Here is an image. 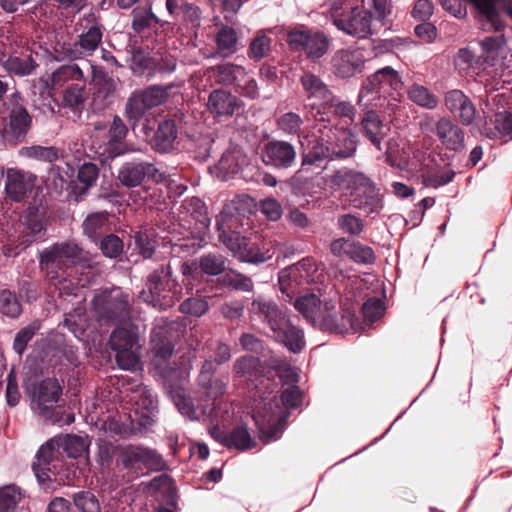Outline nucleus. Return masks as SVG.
I'll return each mask as SVG.
<instances>
[{
	"instance_id": "obj_1",
	"label": "nucleus",
	"mask_w": 512,
	"mask_h": 512,
	"mask_svg": "<svg viewBox=\"0 0 512 512\" xmlns=\"http://www.w3.org/2000/svg\"><path fill=\"white\" fill-rule=\"evenodd\" d=\"M315 116V131L308 140L303 152V165H320L323 162L343 161L353 157L357 151L356 136L348 129L349 123L340 122V118L352 122L356 115L355 107L346 101L333 106V115L318 111Z\"/></svg>"
},
{
	"instance_id": "obj_2",
	"label": "nucleus",
	"mask_w": 512,
	"mask_h": 512,
	"mask_svg": "<svg viewBox=\"0 0 512 512\" xmlns=\"http://www.w3.org/2000/svg\"><path fill=\"white\" fill-rule=\"evenodd\" d=\"M404 83L399 73L385 66L369 75L361 84L357 104L362 108H379L391 116L398 108Z\"/></svg>"
},
{
	"instance_id": "obj_3",
	"label": "nucleus",
	"mask_w": 512,
	"mask_h": 512,
	"mask_svg": "<svg viewBox=\"0 0 512 512\" xmlns=\"http://www.w3.org/2000/svg\"><path fill=\"white\" fill-rule=\"evenodd\" d=\"M250 312L266 323L273 337L283 343L290 351L297 353L304 347V334L301 329L291 323L278 305L262 296L255 298Z\"/></svg>"
},
{
	"instance_id": "obj_4",
	"label": "nucleus",
	"mask_w": 512,
	"mask_h": 512,
	"mask_svg": "<svg viewBox=\"0 0 512 512\" xmlns=\"http://www.w3.org/2000/svg\"><path fill=\"white\" fill-rule=\"evenodd\" d=\"M294 306L307 321L322 330L344 333L353 323L350 313L338 311L334 301L322 302L314 293L299 297Z\"/></svg>"
},
{
	"instance_id": "obj_5",
	"label": "nucleus",
	"mask_w": 512,
	"mask_h": 512,
	"mask_svg": "<svg viewBox=\"0 0 512 512\" xmlns=\"http://www.w3.org/2000/svg\"><path fill=\"white\" fill-rule=\"evenodd\" d=\"M302 399L301 392L297 386L286 388L281 394L282 406L277 402L265 404L263 411L258 410L253 414V419L259 428L261 436L266 441L279 438L283 424L289 416L288 410L300 405Z\"/></svg>"
},
{
	"instance_id": "obj_6",
	"label": "nucleus",
	"mask_w": 512,
	"mask_h": 512,
	"mask_svg": "<svg viewBox=\"0 0 512 512\" xmlns=\"http://www.w3.org/2000/svg\"><path fill=\"white\" fill-rule=\"evenodd\" d=\"M81 249L75 243H56L40 254V265L47 272L50 281L57 285L66 281L67 269L80 259Z\"/></svg>"
},
{
	"instance_id": "obj_7",
	"label": "nucleus",
	"mask_w": 512,
	"mask_h": 512,
	"mask_svg": "<svg viewBox=\"0 0 512 512\" xmlns=\"http://www.w3.org/2000/svg\"><path fill=\"white\" fill-rule=\"evenodd\" d=\"M116 455L117 463L136 476L143 474L144 470H160L164 465L160 454L143 445H119Z\"/></svg>"
},
{
	"instance_id": "obj_8",
	"label": "nucleus",
	"mask_w": 512,
	"mask_h": 512,
	"mask_svg": "<svg viewBox=\"0 0 512 512\" xmlns=\"http://www.w3.org/2000/svg\"><path fill=\"white\" fill-rule=\"evenodd\" d=\"M500 0H439L444 10L456 18L467 16L466 2H470L477 11V19L483 30L500 31L503 27L498 18L497 3Z\"/></svg>"
},
{
	"instance_id": "obj_9",
	"label": "nucleus",
	"mask_w": 512,
	"mask_h": 512,
	"mask_svg": "<svg viewBox=\"0 0 512 512\" xmlns=\"http://www.w3.org/2000/svg\"><path fill=\"white\" fill-rule=\"evenodd\" d=\"M111 349L116 352L118 366L124 370H135L140 364L138 333L133 328L115 329L109 340Z\"/></svg>"
},
{
	"instance_id": "obj_10",
	"label": "nucleus",
	"mask_w": 512,
	"mask_h": 512,
	"mask_svg": "<svg viewBox=\"0 0 512 512\" xmlns=\"http://www.w3.org/2000/svg\"><path fill=\"white\" fill-rule=\"evenodd\" d=\"M171 272L169 266H160L148 278L146 289L141 292L140 297L144 302L151 304L160 310L171 307L177 300L174 292L171 291Z\"/></svg>"
},
{
	"instance_id": "obj_11",
	"label": "nucleus",
	"mask_w": 512,
	"mask_h": 512,
	"mask_svg": "<svg viewBox=\"0 0 512 512\" xmlns=\"http://www.w3.org/2000/svg\"><path fill=\"white\" fill-rule=\"evenodd\" d=\"M93 308L101 323L124 321L129 316L128 296L118 288L101 291L93 298Z\"/></svg>"
},
{
	"instance_id": "obj_12",
	"label": "nucleus",
	"mask_w": 512,
	"mask_h": 512,
	"mask_svg": "<svg viewBox=\"0 0 512 512\" xmlns=\"http://www.w3.org/2000/svg\"><path fill=\"white\" fill-rule=\"evenodd\" d=\"M287 42L292 50L303 52L312 60L323 57L330 47L329 37L321 31L292 30Z\"/></svg>"
},
{
	"instance_id": "obj_13",
	"label": "nucleus",
	"mask_w": 512,
	"mask_h": 512,
	"mask_svg": "<svg viewBox=\"0 0 512 512\" xmlns=\"http://www.w3.org/2000/svg\"><path fill=\"white\" fill-rule=\"evenodd\" d=\"M333 24L345 34L360 39L377 31L373 16L364 3L356 5L355 9H350V12L341 17H335Z\"/></svg>"
},
{
	"instance_id": "obj_14",
	"label": "nucleus",
	"mask_w": 512,
	"mask_h": 512,
	"mask_svg": "<svg viewBox=\"0 0 512 512\" xmlns=\"http://www.w3.org/2000/svg\"><path fill=\"white\" fill-rule=\"evenodd\" d=\"M366 62L367 58L363 49L341 48L336 50L331 57V71L338 78H352L363 73Z\"/></svg>"
},
{
	"instance_id": "obj_15",
	"label": "nucleus",
	"mask_w": 512,
	"mask_h": 512,
	"mask_svg": "<svg viewBox=\"0 0 512 512\" xmlns=\"http://www.w3.org/2000/svg\"><path fill=\"white\" fill-rule=\"evenodd\" d=\"M102 36L103 33L99 26H91L78 36L77 41L59 44L56 52L62 59L69 60L90 56L99 47Z\"/></svg>"
},
{
	"instance_id": "obj_16",
	"label": "nucleus",
	"mask_w": 512,
	"mask_h": 512,
	"mask_svg": "<svg viewBox=\"0 0 512 512\" xmlns=\"http://www.w3.org/2000/svg\"><path fill=\"white\" fill-rule=\"evenodd\" d=\"M8 111V122L4 130L6 135L17 143L26 137L32 124V116L26 109L19 93L11 95Z\"/></svg>"
},
{
	"instance_id": "obj_17",
	"label": "nucleus",
	"mask_w": 512,
	"mask_h": 512,
	"mask_svg": "<svg viewBox=\"0 0 512 512\" xmlns=\"http://www.w3.org/2000/svg\"><path fill=\"white\" fill-rule=\"evenodd\" d=\"M155 182L163 180V174L149 161H128L121 165L118 170V181L127 188L140 186L146 179Z\"/></svg>"
},
{
	"instance_id": "obj_18",
	"label": "nucleus",
	"mask_w": 512,
	"mask_h": 512,
	"mask_svg": "<svg viewBox=\"0 0 512 512\" xmlns=\"http://www.w3.org/2000/svg\"><path fill=\"white\" fill-rule=\"evenodd\" d=\"M37 176L30 171L9 167L5 171L4 191L13 202H21L35 186Z\"/></svg>"
},
{
	"instance_id": "obj_19",
	"label": "nucleus",
	"mask_w": 512,
	"mask_h": 512,
	"mask_svg": "<svg viewBox=\"0 0 512 512\" xmlns=\"http://www.w3.org/2000/svg\"><path fill=\"white\" fill-rule=\"evenodd\" d=\"M61 393L62 388L57 379L47 378L42 380L37 387L33 400L36 412L53 422L58 421L57 418L53 417V408Z\"/></svg>"
},
{
	"instance_id": "obj_20",
	"label": "nucleus",
	"mask_w": 512,
	"mask_h": 512,
	"mask_svg": "<svg viewBox=\"0 0 512 512\" xmlns=\"http://www.w3.org/2000/svg\"><path fill=\"white\" fill-rule=\"evenodd\" d=\"M128 134V128L120 116L115 115L108 129L107 139L99 146V154L106 159H114L117 156L132 151L124 142Z\"/></svg>"
},
{
	"instance_id": "obj_21",
	"label": "nucleus",
	"mask_w": 512,
	"mask_h": 512,
	"mask_svg": "<svg viewBox=\"0 0 512 512\" xmlns=\"http://www.w3.org/2000/svg\"><path fill=\"white\" fill-rule=\"evenodd\" d=\"M252 202L253 200L251 197L247 195H240L226 203L216 218L218 233L221 231L228 232L236 230L241 221V215L244 214L246 208L250 209Z\"/></svg>"
},
{
	"instance_id": "obj_22",
	"label": "nucleus",
	"mask_w": 512,
	"mask_h": 512,
	"mask_svg": "<svg viewBox=\"0 0 512 512\" xmlns=\"http://www.w3.org/2000/svg\"><path fill=\"white\" fill-rule=\"evenodd\" d=\"M441 144L448 150L459 152L465 147L464 130L449 117H441L432 130Z\"/></svg>"
},
{
	"instance_id": "obj_23",
	"label": "nucleus",
	"mask_w": 512,
	"mask_h": 512,
	"mask_svg": "<svg viewBox=\"0 0 512 512\" xmlns=\"http://www.w3.org/2000/svg\"><path fill=\"white\" fill-rule=\"evenodd\" d=\"M301 85L306 94L307 100L312 101L309 104L311 109L316 106H326L333 102L334 95L328 85L317 75L311 72H305L300 78Z\"/></svg>"
},
{
	"instance_id": "obj_24",
	"label": "nucleus",
	"mask_w": 512,
	"mask_h": 512,
	"mask_svg": "<svg viewBox=\"0 0 512 512\" xmlns=\"http://www.w3.org/2000/svg\"><path fill=\"white\" fill-rule=\"evenodd\" d=\"M446 108L463 125H471L476 117V107L461 90L453 89L448 91L444 97Z\"/></svg>"
},
{
	"instance_id": "obj_25",
	"label": "nucleus",
	"mask_w": 512,
	"mask_h": 512,
	"mask_svg": "<svg viewBox=\"0 0 512 512\" xmlns=\"http://www.w3.org/2000/svg\"><path fill=\"white\" fill-rule=\"evenodd\" d=\"M211 437L227 448H235L237 450H249L255 447L256 442L251 437L248 428L245 425H238L228 434L221 430L218 426L210 428Z\"/></svg>"
},
{
	"instance_id": "obj_26",
	"label": "nucleus",
	"mask_w": 512,
	"mask_h": 512,
	"mask_svg": "<svg viewBox=\"0 0 512 512\" xmlns=\"http://www.w3.org/2000/svg\"><path fill=\"white\" fill-rule=\"evenodd\" d=\"M296 159L295 147L286 141L273 140L263 150V161L275 168H289Z\"/></svg>"
},
{
	"instance_id": "obj_27",
	"label": "nucleus",
	"mask_w": 512,
	"mask_h": 512,
	"mask_svg": "<svg viewBox=\"0 0 512 512\" xmlns=\"http://www.w3.org/2000/svg\"><path fill=\"white\" fill-rule=\"evenodd\" d=\"M350 202L355 208L364 210L368 214L379 213L383 208L380 191L369 177L351 196Z\"/></svg>"
},
{
	"instance_id": "obj_28",
	"label": "nucleus",
	"mask_w": 512,
	"mask_h": 512,
	"mask_svg": "<svg viewBox=\"0 0 512 512\" xmlns=\"http://www.w3.org/2000/svg\"><path fill=\"white\" fill-rule=\"evenodd\" d=\"M317 270L316 262L312 258H304L298 263L283 269L279 273L281 290L284 292L291 285L292 281L296 284L313 282Z\"/></svg>"
},
{
	"instance_id": "obj_29",
	"label": "nucleus",
	"mask_w": 512,
	"mask_h": 512,
	"mask_svg": "<svg viewBox=\"0 0 512 512\" xmlns=\"http://www.w3.org/2000/svg\"><path fill=\"white\" fill-rule=\"evenodd\" d=\"M368 176L363 172L348 168L341 167L333 172L330 176L329 183L335 191L343 192L350 198L356 192Z\"/></svg>"
},
{
	"instance_id": "obj_30",
	"label": "nucleus",
	"mask_w": 512,
	"mask_h": 512,
	"mask_svg": "<svg viewBox=\"0 0 512 512\" xmlns=\"http://www.w3.org/2000/svg\"><path fill=\"white\" fill-rule=\"evenodd\" d=\"M493 104L499 105L497 109L491 108L494 114V127L495 131L488 134L489 137H496L497 135L506 136L512 139V112L504 108L506 104V97L503 94H497L492 98Z\"/></svg>"
},
{
	"instance_id": "obj_31",
	"label": "nucleus",
	"mask_w": 512,
	"mask_h": 512,
	"mask_svg": "<svg viewBox=\"0 0 512 512\" xmlns=\"http://www.w3.org/2000/svg\"><path fill=\"white\" fill-rule=\"evenodd\" d=\"M376 108H366V112L360 121L361 131L364 136L378 149L382 150L381 142L384 138L383 124Z\"/></svg>"
},
{
	"instance_id": "obj_32",
	"label": "nucleus",
	"mask_w": 512,
	"mask_h": 512,
	"mask_svg": "<svg viewBox=\"0 0 512 512\" xmlns=\"http://www.w3.org/2000/svg\"><path fill=\"white\" fill-rule=\"evenodd\" d=\"M151 344V352L155 358L166 360L171 357L174 345L168 326L157 325L152 329Z\"/></svg>"
},
{
	"instance_id": "obj_33",
	"label": "nucleus",
	"mask_w": 512,
	"mask_h": 512,
	"mask_svg": "<svg viewBox=\"0 0 512 512\" xmlns=\"http://www.w3.org/2000/svg\"><path fill=\"white\" fill-rule=\"evenodd\" d=\"M178 129L174 119H166L159 123L154 137V146L159 152H168L174 147Z\"/></svg>"
},
{
	"instance_id": "obj_34",
	"label": "nucleus",
	"mask_w": 512,
	"mask_h": 512,
	"mask_svg": "<svg viewBox=\"0 0 512 512\" xmlns=\"http://www.w3.org/2000/svg\"><path fill=\"white\" fill-rule=\"evenodd\" d=\"M209 109L221 116L233 115L238 107L236 96L224 90L213 91L208 99Z\"/></svg>"
},
{
	"instance_id": "obj_35",
	"label": "nucleus",
	"mask_w": 512,
	"mask_h": 512,
	"mask_svg": "<svg viewBox=\"0 0 512 512\" xmlns=\"http://www.w3.org/2000/svg\"><path fill=\"white\" fill-rule=\"evenodd\" d=\"M59 449L60 448H58L57 439L55 437L43 444L38 450L36 455L37 463L33 464V469L39 482L44 483L46 479H49V476L45 473L46 468L42 467V465L49 464L53 461L57 457Z\"/></svg>"
},
{
	"instance_id": "obj_36",
	"label": "nucleus",
	"mask_w": 512,
	"mask_h": 512,
	"mask_svg": "<svg viewBox=\"0 0 512 512\" xmlns=\"http://www.w3.org/2000/svg\"><path fill=\"white\" fill-rule=\"evenodd\" d=\"M81 80H84V73L78 64L62 65L51 74L49 85L51 89L57 90L69 81Z\"/></svg>"
},
{
	"instance_id": "obj_37",
	"label": "nucleus",
	"mask_w": 512,
	"mask_h": 512,
	"mask_svg": "<svg viewBox=\"0 0 512 512\" xmlns=\"http://www.w3.org/2000/svg\"><path fill=\"white\" fill-rule=\"evenodd\" d=\"M216 54L229 57L238 50V37L235 29L229 26L222 27L215 36Z\"/></svg>"
},
{
	"instance_id": "obj_38",
	"label": "nucleus",
	"mask_w": 512,
	"mask_h": 512,
	"mask_svg": "<svg viewBox=\"0 0 512 512\" xmlns=\"http://www.w3.org/2000/svg\"><path fill=\"white\" fill-rule=\"evenodd\" d=\"M4 68L10 75L19 77L32 75L38 64L33 59L32 55L23 56H10L4 62Z\"/></svg>"
},
{
	"instance_id": "obj_39",
	"label": "nucleus",
	"mask_w": 512,
	"mask_h": 512,
	"mask_svg": "<svg viewBox=\"0 0 512 512\" xmlns=\"http://www.w3.org/2000/svg\"><path fill=\"white\" fill-rule=\"evenodd\" d=\"M88 64L92 72L91 85L93 86L95 92L104 98L112 95L116 90L115 80L109 76L102 68L90 63Z\"/></svg>"
},
{
	"instance_id": "obj_40",
	"label": "nucleus",
	"mask_w": 512,
	"mask_h": 512,
	"mask_svg": "<svg viewBox=\"0 0 512 512\" xmlns=\"http://www.w3.org/2000/svg\"><path fill=\"white\" fill-rule=\"evenodd\" d=\"M247 163L246 156L239 149H232L225 152L218 162V169L224 176L237 174Z\"/></svg>"
},
{
	"instance_id": "obj_41",
	"label": "nucleus",
	"mask_w": 512,
	"mask_h": 512,
	"mask_svg": "<svg viewBox=\"0 0 512 512\" xmlns=\"http://www.w3.org/2000/svg\"><path fill=\"white\" fill-rule=\"evenodd\" d=\"M232 86L235 92L242 97L256 99L259 96V88L255 78L243 66L237 78L235 77V82H233Z\"/></svg>"
},
{
	"instance_id": "obj_42",
	"label": "nucleus",
	"mask_w": 512,
	"mask_h": 512,
	"mask_svg": "<svg viewBox=\"0 0 512 512\" xmlns=\"http://www.w3.org/2000/svg\"><path fill=\"white\" fill-rule=\"evenodd\" d=\"M407 94L413 103L425 109L433 110L439 104L438 97L423 85H411Z\"/></svg>"
},
{
	"instance_id": "obj_43",
	"label": "nucleus",
	"mask_w": 512,
	"mask_h": 512,
	"mask_svg": "<svg viewBox=\"0 0 512 512\" xmlns=\"http://www.w3.org/2000/svg\"><path fill=\"white\" fill-rule=\"evenodd\" d=\"M19 155L51 163L62 156V151L54 146L33 145L29 147H22L19 150Z\"/></svg>"
},
{
	"instance_id": "obj_44",
	"label": "nucleus",
	"mask_w": 512,
	"mask_h": 512,
	"mask_svg": "<svg viewBox=\"0 0 512 512\" xmlns=\"http://www.w3.org/2000/svg\"><path fill=\"white\" fill-rule=\"evenodd\" d=\"M147 110H149V108L146 106L143 99L134 91L125 104L124 115L131 127L135 128L144 117Z\"/></svg>"
},
{
	"instance_id": "obj_45",
	"label": "nucleus",
	"mask_w": 512,
	"mask_h": 512,
	"mask_svg": "<svg viewBox=\"0 0 512 512\" xmlns=\"http://www.w3.org/2000/svg\"><path fill=\"white\" fill-rule=\"evenodd\" d=\"M173 84L167 86L151 85L143 90L136 91L145 102L149 109L155 108L163 104L168 96L169 90L173 88Z\"/></svg>"
},
{
	"instance_id": "obj_46",
	"label": "nucleus",
	"mask_w": 512,
	"mask_h": 512,
	"mask_svg": "<svg viewBox=\"0 0 512 512\" xmlns=\"http://www.w3.org/2000/svg\"><path fill=\"white\" fill-rule=\"evenodd\" d=\"M56 439L58 448L62 449L70 458L79 457L87 447L85 439L81 436L67 434L64 436H58Z\"/></svg>"
},
{
	"instance_id": "obj_47",
	"label": "nucleus",
	"mask_w": 512,
	"mask_h": 512,
	"mask_svg": "<svg viewBox=\"0 0 512 512\" xmlns=\"http://www.w3.org/2000/svg\"><path fill=\"white\" fill-rule=\"evenodd\" d=\"M108 227V214L96 212L89 215L83 222L84 233L92 240H96Z\"/></svg>"
},
{
	"instance_id": "obj_48",
	"label": "nucleus",
	"mask_w": 512,
	"mask_h": 512,
	"mask_svg": "<svg viewBox=\"0 0 512 512\" xmlns=\"http://www.w3.org/2000/svg\"><path fill=\"white\" fill-rule=\"evenodd\" d=\"M242 66L233 63H224L210 68L211 77L216 83L224 86H232L235 77L241 72Z\"/></svg>"
},
{
	"instance_id": "obj_49",
	"label": "nucleus",
	"mask_w": 512,
	"mask_h": 512,
	"mask_svg": "<svg viewBox=\"0 0 512 512\" xmlns=\"http://www.w3.org/2000/svg\"><path fill=\"white\" fill-rule=\"evenodd\" d=\"M199 266L205 274L216 276L224 272L226 258L219 253H208L201 256Z\"/></svg>"
},
{
	"instance_id": "obj_50",
	"label": "nucleus",
	"mask_w": 512,
	"mask_h": 512,
	"mask_svg": "<svg viewBox=\"0 0 512 512\" xmlns=\"http://www.w3.org/2000/svg\"><path fill=\"white\" fill-rule=\"evenodd\" d=\"M365 3V0H327L322 5L323 13H328L335 22V17H341L355 9L356 5Z\"/></svg>"
},
{
	"instance_id": "obj_51",
	"label": "nucleus",
	"mask_w": 512,
	"mask_h": 512,
	"mask_svg": "<svg viewBox=\"0 0 512 512\" xmlns=\"http://www.w3.org/2000/svg\"><path fill=\"white\" fill-rule=\"evenodd\" d=\"M40 322L33 321L29 325L21 328L15 335L13 341L14 351L21 356L26 350L27 344L32 340L37 331L40 329Z\"/></svg>"
},
{
	"instance_id": "obj_52",
	"label": "nucleus",
	"mask_w": 512,
	"mask_h": 512,
	"mask_svg": "<svg viewBox=\"0 0 512 512\" xmlns=\"http://www.w3.org/2000/svg\"><path fill=\"white\" fill-rule=\"evenodd\" d=\"M504 44L505 39L503 36L487 37L481 41V47L485 54L486 61L491 60L492 65H495L494 61L498 58H503Z\"/></svg>"
},
{
	"instance_id": "obj_53",
	"label": "nucleus",
	"mask_w": 512,
	"mask_h": 512,
	"mask_svg": "<svg viewBox=\"0 0 512 512\" xmlns=\"http://www.w3.org/2000/svg\"><path fill=\"white\" fill-rule=\"evenodd\" d=\"M0 311L3 315L10 318H17L22 312V306L18 298L8 289L0 292Z\"/></svg>"
},
{
	"instance_id": "obj_54",
	"label": "nucleus",
	"mask_w": 512,
	"mask_h": 512,
	"mask_svg": "<svg viewBox=\"0 0 512 512\" xmlns=\"http://www.w3.org/2000/svg\"><path fill=\"white\" fill-rule=\"evenodd\" d=\"M241 262L259 264L272 258L269 250L261 251L256 244H251L249 241L242 247V251L237 257Z\"/></svg>"
},
{
	"instance_id": "obj_55",
	"label": "nucleus",
	"mask_w": 512,
	"mask_h": 512,
	"mask_svg": "<svg viewBox=\"0 0 512 512\" xmlns=\"http://www.w3.org/2000/svg\"><path fill=\"white\" fill-rule=\"evenodd\" d=\"M20 499L21 493L16 486L0 488V512H14Z\"/></svg>"
},
{
	"instance_id": "obj_56",
	"label": "nucleus",
	"mask_w": 512,
	"mask_h": 512,
	"mask_svg": "<svg viewBox=\"0 0 512 512\" xmlns=\"http://www.w3.org/2000/svg\"><path fill=\"white\" fill-rule=\"evenodd\" d=\"M261 368L260 360L254 356L245 355L238 358L233 366V372L238 377L252 376Z\"/></svg>"
},
{
	"instance_id": "obj_57",
	"label": "nucleus",
	"mask_w": 512,
	"mask_h": 512,
	"mask_svg": "<svg viewBox=\"0 0 512 512\" xmlns=\"http://www.w3.org/2000/svg\"><path fill=\"white\" fill-rule=\"evenodd\" d=\"M218 238L221 243H223L227 249H229L235 257H238L239 253L242 251V247L246 245L248 242L247 238L242 236L238 231H221L218 233Z\"/></svg>"
},
{
	"instance_id": "obj_58",
	"label": "nucleus",
	"mask_w": 512,
	"mask_h": 512,
	"mask_svg": "<svg viewBox=\"0 0 512 512\" xmlns=\"http://www.w3.org/2000/svg\"><path fill=\"white\" fill-rule=\"evenodd\" d=\"M303 125L301 116L294 112H287L277 119V127L288 135H297Z\"/></svg>"
},
{
	"instance_id": "obj_59",
	"label": "nucleus",
	"mask_w": 512,
	"mask_h": 512,
	"mask_svg": "<svg viewBox=\"0 0 512 512\" xmlns=\"http://www.w3.org/2000/svg\"><path fill=\"white\" fill-rule=\"evenodd\" d=\"M73 502L80 512H101L96 496L90 491H80L74 494Z\"/></svg>"
},
{
	"instance_id": "obj_60",
	"label": "nucleus",
	"mask_w": 512,
	"mask_h": 512,
	"mask_svg": "<svg viewBox=\"0 0 512 512\" xmlns=\"http://www.w3.org/2000/svg\"><path fill=\"white\" fill-rule=\"evenodd\" d=\"M132 28L135 32L141 33L148 29L153 22L158 23L159 19L150 10L135 8L132 11Z\"/></svg>"
},
{
	"instance_id": "obj_61",
	"label": "nucleus",
	"mask_w": 512,
	"mask_h": 512,
	"mask_svg": "<svg viewBox=\"0 0 512 512\" xmlns=\"http://www.w3.org/2000/svg\"><path fill=\"white\" fill-rule=\"evenodd\" d=\"M337 227L345 234L358 236L364 229L362 220L352 214H342L337 217Z\"/></svg>"
},
{
	"instance_id": "obj_62",
	"label": "nucleus",
	"mask_w": 512,
	"mask_h": 512,
	"mask_svg": "<svg viewBox=\"0 0 512 512\" xmlns=\"http://www.w3.org/2000/svg\"><path fill=\"white\" fill-rule=\"evenodd\" d=\"M170 397L178 408L179 412L190 420L198 419L196 410L190 399H188L184 392L180 389L169 391Z\"/></svg>"
},
{
	"instance_id": "obj_63",
	"label": "nucleus",
	"mask_w": 512,
	"mask_h": 512,
	"mask_svg": "<svg viewBox=\"0 0 512 512\" xmlns=\"http://www.w3.org/2000/svg\"><path fill=\"white\" fill-rule=\"evenodd\" d=\"M86 99V92L84 86L78 84H72L67 87L63 92V103L72 108H80Z\"/></svg>"
},
{
	"instance_id": "obj_64",
	"label": "nucleus",
	"mask_w": 512,
	"mask_h": 512,
	"mask_svg": "<svg viewBox=\"0 0 512 512\" xmlns=\"http://www.w3.org/2000/svg\"><path fill=\"white\" fill-rule=\"evenodd\" d=\"M271 39L265 34H258L250 43L249 57L258 61L268 55Z\"/></svg>"
}]
</instances>
